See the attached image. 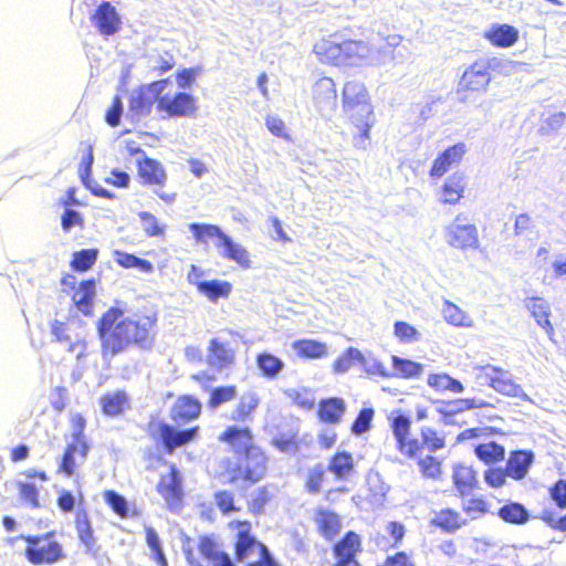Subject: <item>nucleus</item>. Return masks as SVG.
Wrapping results in <instances>:
<instances>
[{"label":"nucleus","mask_w":566,"mask_h":566,"mask_svg":"<svg viewBox=\"0 0 566 566\" xmlns=\"http://www.w3.org/2000/svg\"><path fill=\"white\" fill-rule=\"evenodd\" d=\"M154 325L155 318L149 316L132 319L124 317L118 308L108 310L98 323L104 358H113L132 344L144 349L150 348Z\"/></svg>","instance_id":"nucleus-1"},{"label":"nucleus","mask_w":566,"mask_h":566,"mask_svg":"<svg viewBox=\"0 0 566 566\" xmlns=\"http://www.w3.org/2000/svg\"><path fill=\"white\" fill-rule=\"evenodd\" d=\"M343 109L360 132L358 136L354 137L355 146L366 148L369 140V130L374 125V115L364 83L348 81L344 85Z\"/></svg>","instance_id":"nucleus-2"},{"label":"nucleus","mask_w":566,"mask_h":566,"mask_svg":"<svg viewBox=\"0 0 566 566\" xmlns=\"http://www.w3.org/2000/svg\"><path fill=\"white\" fill-rule=\"evenodd\" d=\"M52 537V534L45 536L21 535V538L29 544L25 549V557L31 564H54L62 557V546Z\"/></svg>","instance_id":"nucleus-3"},{"label":"nucleus","mask_w":566,"mask_h":566,"mask_svg":"<svg viewBox=\"0 0 566 566\" xmlns=\"http://www.w3.org/2000/svg\"><path fill=\"white\" fill-rule=\"evenodd\" d=\"M384 51L385 48H379L376 54L370 43L363 40L348 39L343 33V65H380L382 63L380 55Z\"/></svg>","instance_id":"nucleus-4"},{"label":"nucleus","mask_w":566,"mask_h":566,"mask_svg":"<svg viewBox=\"0 0 566 566\" xmlns=\"http://www.w3.org/2000/svg\"><path fill=\"white\" fill-rule=\"evenodd\" d=\"M446 241L449 245L465 250L479 247V233L474 224L469 223L463 214H458L454 220L446 227Z\"/></svg>","instance_id":"nucleus-5"},{"label":"nucleus","mask_w":566,"mask_h":566,"mask_svg":"<svg viewBox=\"0 0 566 566\" xmlns=\"http://www.w3.org/2000/svg\"><path fill=\"white\" fill-rule=\"evenodd\" d=\"M167 84L168 80H160L134 90L129 98V111L133 116L140 118L149 115L154 103H158Z\"/></svg>","instance_id":"nucleus-6"},{"label":"nucleus","mask_w":566,"mask_h":566,"mask_svg":"<svg viewBox=\"0 0 566 566\" xmlns=\"http://www.w3.org/2000/svg\"><path fill=\"white\" fill-rule=\"evenodd\" d=\"M197 108L195 97L185 92H178L175 95L160 94L158 101V111L165 112L170 117H193Z\"/></svg>","instance_id":"nucleus-7"},{"label":"nucleus","mask_w":566,"mask_h":566,"mask_svg":"<svg viewBox=\"0 0 566 566\" xmlns=\"http://www.w3.org/2000/svg\"><path fill=\"white\" fill-rule=\"evenodd\" d=\"M313 98L321 115L331 116L337 106V93L334 81L331 77L317 80L313 86Z\"/></svg>","instance_id":"nucleus-8"},{"label":"nucleus","mask_w":566,"mask_h":566,"mask_svg":"<svg viewBox=\"0 0 566 566\" xmlns=\"http://www.w3.org/2000/svg\"><path fill=\"white\" fill-rule=\"evenodd\" d=\"M491 81L490 62L478 61L463 73L459 85L469 91L483 92Z\"/></svg>","instance_id":"nucleus-9"},{"label":"nucleus","mask_w":566,"mask_h":566,"mask_svg":"<svg viewBox=\"0 0 566 566\" xmlns=\"http://www.w3.org/2000/svg\"><path fill=\"white\" fill-rule=\"evenodd\" d=\"M465 153L467 146L464 143H458L448 147L433 160L429 171L430 177L433 179L441 178L462 160Z\"/></svg>","instance_id":"nucleus-10"},{"label":"nucleus","mask_w":566,"mask_h":566,"mask_svg":"<svg viewBox=\"0 0 566 566\" xmlns=\"http://www.w3.org/2000/svg\"><path fill=\"white\" fill-rule=\"evenodd\" d=\"M313 51L322 62L343 65V33L319 40Z\"/></svg>","instance_id":"nucleus-11"},{"label":"nucleus","mask_w":566,"mask_h":566,"mask_svg":"<svg viewBox=\"0 0 566 566\" xmlns=\"http://www.w3.org/2000/svg\"><path fill=\"white\" fill-rule=\"evenodd\" d=\"M242 478L252 483L260 481L266 472V458L259 448L249 449L244 463L239 468Z\"/></svg>","instance_id":"nucleus-12"},{"label":"nucleus","mask_w":566,"mask_h":566,"mask_svg":"<svg viewBox=\"0 0 566 566\" xmlns=\"http://www.w3.org/2000/svg\"><path fill=\"white\" fill-rule=\"evenodd\" d=\"M197 432V428L187 430H177L174 427L160 423L157 429V437L161 440L165 449L172 452L176 448L181 447L191 441Z\"/></svg>","instance_id":"nucleus-13"},{"label":"nucleus","mask_w":566,"mask_h":566,"mask_svg":"<svg viewBox=\"0 0 566 566\" xmlns=\"http://www.w3.org/2000/svg\"><path fill=\"white\" fill-rule=\"evenodd\" d=\"M465 188V177L454 172L444 180L438 192V200L443 205H457L463 198Z\"/></svg>","instance_id":"nucleus-14"},{"label":"nucleus","mask_w":566,"mask_h":566,"mask_svg":"<svg viewBox=\"0 0 566 566\" xmlns=\"http://www.w3.org/2000/svg\"><path fill=\"white\" fill-rule=\"evenodd\" d=\"M229 526L237 530L235 557L239 562H243L252 548L254 546L260 547L261 543L251 535V524L249 522L234 521Z\"/></svg>","instance_id":"nucleus-15"},{"label":"nucleus","mask_w":566,"mask_h":566,"mask_svg":"<svg viewBox=\"0 0 566 566\" xmlns=\"http://www.w3.org/2000/svg\"><path fill=\"white\" fill-rule=\"evenodd\" d=\"M93 21L98 31L104 35L114 34L119 27L120 19L114 6L109 2H102L93 15Z\"/></svg>","instance_id":"nucleus-16"},{"label":"nucleus","mask_w":566,"mask_h":566,"mask_svg":"<svg viewBox=\"0 0 566 566\" xmlns=\"http://www.w3.org/2000/svg\"><path fill=\"white\" fill-rule=\"evenodd\" d=\"M491 388L501 395L520 398L524 401H531L528 395L513 380L512 374L502 368L496 367Z\"/></svg>","instance_id":"nucleus-17"},{"label":"nucleus","mask_w":566,"mask_h":566,"mask_svg":"<svg viewBox=\"0 0 566 566\" xmlns=\"http://www.w3.org/2000/svg\"><path fill=\"white\" fill-rule=\"evenodd\" d=\"M214 245L222 258L238 263L241 268H251L250 254L247 249L234 242L228 234L223 235L222 241L216 242Z\"/></svg>","instance_id":"nucleus-18"},{"label":"nucleus","mask_w":566,"mask_h":566,"mask_svg":"<svg viewBox=\"0 0 566 566\" xmlns=\"http://www.w3.org/2000/svg\"><path fill=\"white\" fill-rule=\"evenodd\" d=\"M69 332L70 327L64 323L55 321L52 325V335L56 342L66 344L67 350L74 353L76 359H81L86 355V343L80 335L73 338Z\"/></svg>","instance_id":"nucleus-19"},{"label":"nucleus","mask_w":566,"mask_h":566,"mask_svg":"<svg viewBox=\"0 0 566 566\" xmlns=\"http://www.w3.org/2000/svg\"><path fill=\"white\" fill-rule=\"evenodd\" d=\"M138 164V176L143 179L144 184L147 185H164L167 175L163 165L150 158H136Z\"/></svg>","instance_id":"nucleus-20"},{"label":"nucleus","mask_w":566,"mask_h":566,"mask_svg":"<svg viewBox=\"0 0 566 566\" xmlns=\"http://www.w3.org/2000/svg\"><path fill=\"white\" fill-rule=\"evenodd\" d=\"M525 307L535 318L538 326L551 337L554 333V328L549 321L551 307L547 301L542 297H527L525 300Z\"/></svg>","instance_id":"nucleus-21"},{"label":"nucleus","mask_w":566,"mask_h":566,"mask_svg":"<svg viewBox=\"0 0 566 566\" xmlns=\"http://www.w3.org/2000/svg\"><path fill=\"white\" fill-rule=\"evenodd\" d=\"M157 490L168 503H174L180 500L181 478L175 467L170 468L168 474L161 476Z\"/></svg>","instance_id":"nucleus-22"},{"label":"nucleus","mask_w":566,"mask_h":566,"mask_svg":"<svg viewBox=\"0 0 566 566\" xmlns=\"http://www.w3.org/2000/svg\"><path fill=\"white\" fill-rule=\"evenodd\" d=\"M534 461L531 451H514L506 462V474L515 480L523 479Z\"/></svg>","instance_id":"nucleus-23"},{"label":"nucleus","mask_w":566,"mask_h":566,"mask_svg":"<svg viewBox=\"0 0 566 566\" xmlns=\"http://www.w3.org/2000/svg\"><path fill=\"white\" fill-rule=\"evenodd\" d=\"M220 439L229 442L238 453L247 454L249 449L255 448L252 443V434L248 428L230 427L222 433Z\"/></svg>","instance_id":"nucleus-24"},{"label":"nucleus","mask_w":566,"mask_h":566,"mask_svg":"<svg viewBox=\"0 0 566 566\" xmlns=\"http://www.w3.org/2000/svg\"><path fill=\"white\" fill-rule=\"evenodd\" d=\"M485 38L496 46L510 48L517 41L518 31L509 24H494L485 32Z\"/></svg>","instance_id":"nucleus-25"},{"label":"nucleus","mask_w":566,"mask_h":566,"mask_svg":"<svg viewBox=\"0 0 566 566\" xmlns=\"http://www.w3.org/2000/svg\"><path fill=\"white\" fill-rule=\"evenodd\" d=\"M234 352L224 343L217 338L210 340L208 361L217 368H224L232 364Z\"/></svg>","instance_id":"nucleus-26"},{"label":"nucleus","mask_w":566,"mask_h":566,"mask_svg":"<svg viewBox=\"0 0 566 566\" xmlns=\"http://www.w3.org/2000/svg\"><path fill=\"white\" fill-rule=\"evenodd\" d=\"M128 397L125 391L117 390L107 392L99 398V406L103 412L108 417H117L124 413Z\"/></svg>","instance_id":"nucleus-27"},{"label":"nucleus","mask_w":566,"mask_h":566,"mask_svg":"<svg viewBox=\"0 0 566 566\" xmlns=\"http://www.w3.org/2000/svg\"><path fill=\"white\" fill-rule=\"evenodd\" d=\"M292 348L297 356L310 359L323 358L328 354L327 345L314 339L295 340Z\"/></svg>","instance_id":"nucleus-28"},{"label":"nucleus","mask_w":566,"mask_h":566,"mask_svg":"<svg viewBox=\"0 0 566 566\" xmlns=\"http://www.w3.org/2000/svg\"><path fill=\"white\" fill-rule=\"evenodd\" d=\"M200 410L201 405L197 399L185 396L177 400L171 412L175 421H186L197 418Z\"/></svg>","instance_id":"nucleus-29"},{"label":"nucleus","mask_w":566,"mask_h":566,"mask_svg":"<svg viewBox=\"0 0 566 566\" xmlns=\"http://www.w3.org/2000/svg\"><path fill=\"white\" fill-rule=\"evenodd\" d=\"M431 523L446 532L452 533L465 525L467 520L463 518L460 513L447 509L436 513Z\"/></svg>","instance_id":"nucleus-30"},{"label":"nucleus","mask_w":566,"mask_h":566,"mask_svg":"<svg viewBox=\"0 0 566 566\" xmlns=\"http://www.w3.org/2000/svg\"><path fill=\"white\" fill-rule=\"evenodd\" d=\"M453 482L459 493L467 495L476 483L475 472L470 467L458 464L453 468Z\"/></svg>","instance_id":"nucleus-31"},{"label":"nucleus","mask_w":566,"mask_h":566,"mask_svg":"<svg viewBox=\"0 0 566 566\" xmlns=\"http://www.w3.org/2000/svg\"><path fill=\"white\" fill-rule=\"evenodd\" d=\"M359 536L354 532H348L345 537L334 547V553L337 560H356L355 555L359 549Z\"/></svg>","instance_id":"nucleus-32"},{"label":"nucleus","mask_w":566,"mask_h":566,"mask_svg":"<svg viewBox=\"0 0 566 566\" xmlns=\"http://www.w3.org/2000/svg\"><path fill=\"white\" fill-rule=\"evenodd\" d=\"M210 302L216 303L219 298H227L232 292V284L222 280H208L198 291Z\"/></svg>","instance_id":"nucleus-33"},{"label":"nucleus","mask_w":566,"mask_h":566,"mask_svg":"<svg viewBox=\"0 0 566 566\" xmlns=\"http://www.w3.org/2000/svg\"><path fill=\"white\" fill-rule=\"evenodd\" d=\"M345 412V402L340 398H329L319 403L318 415L325 422L336 423Z\"/></svg>","instance_id":"nucleus-34"},{"label":"nucleus","mask_w":566,"mask_h":566,"mask_svg":"<svg viewBox=\"0 0 566 566\" xmlns=\"http://www.w3.org/2000/svg\"><path fill=\"white\" fill-rule=\"evenodd\" d=\"M443 318L453 326L472 327L473 319L458 305L446 300L442 305Z\"/></svg>","instance_id":"nucleus-35"},{"label":"nucleus","mask_w":566,"mask_h":566,"mask_svg":"<svg viewBox=\"0 0 566 566\" xmlns=\"http://www.w3.org/2000/svg\"><path fill=\"white\" fill-rule=\"evenodd\" d=\"M316 523L322 535L328 539L333 538L339 532L342 526L339 516L325 510H319L317 512Z\"/></svg>","instance_id":"nucleus-36"},{"label":"nucleus","mask_w":566,"mask_h":566,"mask_svg":"<svg viewBox=\"0 0 566 566\" xmlns=\"http://www.w3.org/2000/svg\"><path fill=\"white\" fill-rule=\"evenodd\" d=\"M71 426H72V442L81 446L80 458L82 461H85L88 453V444L85 440L84 430L86 427V420L81 413L72 415L71 417Z\"/></svg>","instance_id":"nucleus-37"},{"label":"nucleus","mask_w":566,"mask_h":566,"mask_svg":"<svg viewBox=\"0 0 566 566\" xmlns=\"http://www.w3.org/2000/svg\"><path fill=\"white\" fill-rule=\"evenodd\" d=\"M354 470V460L348 452H337L329 461L328 471L337 479H345Z\"/></svg>","instance_id":"nucleus-38"},{"label":"nucleus","mask_w":566,"mask_h":566,"mask_svg":"<svg viewBox=\"0 0 566 566\" xmlns=\"http://www.w3.org/2000/svg\"><path fill=\"white\" fill-rule=\"evenodd\" d=\"M95 295V284L93 281H85L74 291L73 301L77 308L85 315L90 314L92 300Z\"/></svg>","instance_id":"nucleus-39"},{"label":"nucleus","mask_w":566,"mask_h":566,"mask_svg":"<svg viewBox=\"0 0 566 566\" xmlns=\"http://www.w3.org/2000/svg\"><path fill=\"white\" fill-rule=\"evenodd\" d=\"M256 365L262 375L268 378H275L284 368L283 360L269 353L258 355Z\"/></svg>","instance_id":"nucleus-40"},{"label":"nucleus","mask_w":566,"mask_h":566,"mask_svg":"<svg viewBox=\"0 0 566 566\" xmlns=\"http://www.w3.org/2000/svg\"><path fill=\"white\" fill-rule=\"evenodd\" d=\"M259 406V397L255 392L249 391L241 396L237 408L232 411L231 419L244 421Z\"/></svg>","instance_id":"nucleus-41"},{"label":"nucleus","mask_w":566,"mask_h":566,"mask_svg":"<svg viewBox=\"0 0 566 566\" xmlns=\"http://www.w3.org/2000/svg\"><path fill=\"white\" fill-rule=\"evenodd\" d=\"M189 229L192 232L197 242H206L207 239H217V242H221L223 235H227L220 227L208 223H190Z\"/></svg>","instance_id":"nucleus-42"},{"label":"nucleus","mask_w":566,"mask_h":566,"mask_svg":"<svg viewBox=\"0 0 566 566\" xmlns=\"http://www.w3.org/2000/svg\"><path fill=\"white\" fill-rule=\"evenodd\" d=\"M475 455L485 463H494L504 459L505 449L496 442L481 443L475 447Z\"/></svg>","instance_id":"nucleus-43"},{"label":"nucleus","mask_w":566,"mask_h":566,"mask_svg":"<svg viewBox=\"0 0 566 566\" xmlns=\"http://www.w3.org/2000/svg\"><path fill=\"white\" fill-rule=\"evenodd\" d=\"M428 385L438 391L462 392V384L447 374H431L428 377Z\"/></svg>","instance_id":"nucleus-44"},{"label":"nucleus","mask_w":566,"mask_h":566,"mask_svg":"<svg viewBox=\"0 0 566 566\" xmlns=\"http://www.w3.org/2000/svg\"><path fill=\"white\" fill-rule=\"evenodd\" d=\"M81 446L76 443H69L64 454L59 464L57 472L63 473L65 476L71 478L75 472L76 458H80ZM83 462L82 460H80Z\"/></svg>","instance_id":"nucleus-45"},{"label":"nucleus","mask_w":566,"mask_h":566,"mask_svg":"<svg viewBox=\"0 0 566 566\" xmlns=\"http://www.w3.org/2000/svg\"><path fill=\"white\" fill-rule=\"evenodd\" d=\"M391 360L397 375L402 378H418L423 371V365L419 363L400 358L396 355L391 357Z\"/></svg>","instance_id":"nucleus-46"},{"label":"nucleus","mask_w":566,"mask_h":566,"mask_svg":"<svg viewBox=\"0 0 566 566\" xmlns=\"http://www.w3.org/2000/svg\"><path fill=\"white\" fill-rule=\"evenodd\" d=\"M499 516L503 521L514 524H523L528 521V512L520 503H510L504 505L500 509Z\"/></svg>","instance_id":"nucleus-47"},{"label":"nucleus","mask_w":566,"mask_h":566,"mask_svg":"<svg viewBox=\"0 0 566 566\" xmlns=\"http://www.w3.org/2000/svg\"><path fill=\"white\" fill-rule=\"evenodd\" d=\"M145 532L146 543L153 553V558L159 566H168V562L161 546V541L157 532L151 526L148 525L145 526Z\"/></svg>","instance_id":"nucleus-48"},{"label":"nucleus","mask_w":566,"mask_h":566,"mask_svg":"<svg viewBox=\"0 0 566 566\" xmlns=\"http://www.w3.org/2000/svg\"><path fill=\"white\" fill-rule=\"evenodd\" d=\"M75 524L80 541L87 548H91L94 544L93 528L91 526L87 513L84 510L77 511Z\"/></svg>","instance_id":"nucleus-49"},{"label":"nucleus","mask_w":566,"mask_h":566,"mask_svg":"<svg viewBox=\"0 0 566 566\" xmlns=\"http://www.w3.org/2000/svg\"><path fill=\"white\" fill-rule=\"evenodd\" d=\"M116 262L126 269H138L144 273H150L154 270V265L145 259L138 258L134 254L116 251Z\"/></svg>","instance_id":"nucleus-50"},{"label":"nucleus","mask_w":566,"mask_h":566,"mask_svg":"<svg viewBox=\"0 0 566 566\" xmlns=\"http://www.w3.org/2000/svg\"><path fill=\"white\" fill-rule=\"evenodd\" d=\"M360 359H363V353L357 348L349 347L334 361L333 369L336 374L346 373L354 366V364H359Z\"/></svg>","instance_id":"nucleus-51"},{"label":"nucleus","mask_w":566,"mask_h":566,"mask_svg":"<svg viewBox=\"0 0 566 566\" xmlns=\"http://www.w3.org/2000/svg\"><path fill=\"white\" fill-rule=\"evenodd\" d=\"M18 488L20 499L24 503H27L32 509H39L41 506L39 490L34 483L19 481Z\"/></svg>","instance_id":"nucleus-52"},{"label":"nucleus","mask_w":566,"mask_h":566,"mask_svg":"<svg viewBox=\"0 0 566 566\" xmlns=\"http://www.w3.org/2000/svg\"><path fill=\"white\" fill-rule=\"evenodd\" d=\"M97 250L84 249L73 254L72 266L76 271L88 270L96 261Z\"/></svg>","instance_id":"nucleus-53"},{"label":"nucleus","mask_w":566,"mask_h":566,"mask_svg":"<svg viewBox=\"0 0 566 566\" xmlns=\"http://www.w3.org/2000/svg\"><path fill=\"white\" fill-rule=\"evenodd\" d=\"M105 502L120 517L128 515V503L126 499L115 491H106L104 494Z\"/></svg>","instance_id":"nucleus-54"},{"label":"nucleus","mask_w":566,"mask_h":566,"mask_svg":"<svg viewBox=\"0 0 566 566\" xmlns=\"http://www.w3.org/2000/svg\"><path fill=\"white\" fill-rule=\"evenodd\" d=\"M143 230L148 237H157L164 233V226H160L157 218L147 211L139 212Z\"/></svg>","instance_id":"nucleus-55"},{"label":"nucleus","mask_w":566,"mask_h":566,"mask_svg":"<svg viewBox=\"0 0 566 566\" xmlns=\"http://www.w3.org/2000/svg\"><path fill=\"white\" fill-rule=\"evenodd\" d=\"M237 390L234 386L218 387L210 395V406L217 408L220 405L234 399Z\"/></svg>","instance_id":"nucleus-56"},{"label":"nucleus","mask_w":566,"mask_h":566,"mask_svg":"<svg viewBox=\"0 0 566 566\" xmlns=\"http://www.w3.org/2000/svg\"><path fill=\"white\" fill-rule=\"evenodd\" d=\"M359 365L369 375L390 377V374L387 371L386 367L373 356H365L363 354V359H360Z\"/></svg>","instance_id":"nucleus-57"},{"label":"nucleus","mask_w":566,"mask_h":566,"mask_svg":"<svg viewBox=\"0 0 566 566\" xmlns=\"http://www.w3.org/2000/svg\"><path fill=\"white\" fill-rule=\"evenodd\" d=\"M420 471L423 476L438 479L441 473L440 462L432 455H427L419 461Z\"/></svg>","instance_id":"nucleus-58"},{"label":"nucleus","mask_w":566,"mask_h":566,"mask_svg":"<svg viewBox=\"0 0 566 566\" xmlns=\"http://www.w3.org/2000/svg\"><path fill=\"white\" fill-rule=\"evenodd\" d=\"M324 468L318 464L308 471L306 489L312 494H317L324 480Z\"/></svg>","instance_id":"nucleus-59"},{"label":"nucleus","mask_w":566,"mask_h":566,"mask_svg":"<svg viewBox=\"0 0 566 566\" xmlns=\"http://www.w3.org/2000/svg\"><path fill=\"white\" fill-rule=\"evenodd\" d=\"M214 502L217 507L224 514L228 515L231 512H235L239 509L234 505L233 494L229 491H219L214 494Z\"/></svg>","instance_id":"nucleus-60"},{"label":"nucleus","mask_w":566,"mask_h":566,"mask_svg":"<svg viewBox=\"0 0 566 566\" xmlns=\"http://www.w3.org/2000/svg\"><path fill=\"white\" fill-rule=\"evenodd\" d=\"M395 335L405 343H412L419 339V332L405 322H397L395 324Z\"/></svg>","instance_id":"nucleus-61"},{"label":"nucleus","mask_w":566,"mask_h":566,"mask_svg":"<svg viewBox=\"0 0 566 566\" xmlns=\"http://www.w3.org/2000/svg\"><path fill=\"white\" fill-rule=\"evenodd\" d=\"M373 417H374L373 409L365 408V409L360 410L356 420L353 423L352 431L355 434H361V433L366 432L370 427Z\"/></svg>","instance_id":"nucleus-62"},{"label":"nucleus","mask_w":566,"mask_h":566,"mask_svg":"<svg viewBox=\"0 0 566 566\" xmlns=\"http://www.w3.org/2000/svg\"><path fill=\"white\" fill-rule=\"evenodd\" d=\"M410 419L403 415H399L392 419L391 428L397 441L407 438L410 430Z\"/></svg>","instance_id":"nucleus-63"},{"label":"nucleus","mask_w":566,"mask_h":566,"mask_svg":"<svg viewBox=\"0 0 566 566\" xmlns=\"http://www.w3.org/2000/svg\"><path fill=\"white\" fill-rule=\"evenodd\" d=\"M551 497L562 509L566 507V480H558L549 490Z\"/></svg>","instance_id":"nucleus-64"}]
</instances>
